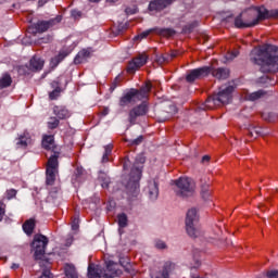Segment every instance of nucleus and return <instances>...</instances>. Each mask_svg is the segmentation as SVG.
Wrapping results in <instances>:
<instances>
[{
	"label": "nucleus",
	"mask_w": 278,
	"mask_h": 278,
	"mask_svg": "<svg viewBox=\"0 0 278 278\" xmlns=\"http://www.w3.org/2000/svg\"><path fill=\"white\" fill-rule=\"evenodd\" d=\"M151 81H148L140 89H130L119 99V108H127V105H135L128 111V123L129 125H136L139 118L149 114V102L144 99H149V92H151ZM140 101H142L140 103ZM136 103H140L136 105Z\"/></svg>",
	"instance_id": "f257e3e1"
},
{
	"label": "nucleus",
	"mask_w": 278,
	"mask_h": 278,
	"mask_svg": "<svg viewBox=\"0 0 278 278\" xmlns=\"http://www.w3.org/2000/svg\"><path fill=\"white\" fill-rule=\"evenodd\" d=\"M253 64L261 66V73H276L278 71V48L265 43L254 48L250 53Z\"/></svg>",
	"instance_id": "f03ea898"
},
{
	"label": "nucleus",
	"mask_w": 278,
	"mask_h": 278,
	"mask_svg": "<svg viewBox=\"0 0 278 278\" xmlns=\"http://www.w3.org/2000/svg\"><path fill=\"white\" fill-rule=\"evenodd\" d=\"M248 27H255L266 18H277L278 11H268L264 7H253L242 12Z\"/></svg>",
	"instance_id": "7ed1b4c3"
},
{
	"label": "nucleus",
	"mask_w": 278,
	"mask_h": 278,
	"mask_svg": "<svg viewBox=\"0 0 278 278\" xmlns=\"http://www.w3.org/2000/svg\"><path fill=\"white\" fill-rule=\"evenodd\" d=\"M47 244H49V238L43 235H35L31 247L35 252V260H39V265L45 266L50 264L48 260H45V253L47 251Z\"/></svg>",
	"instance_id": "20e7f679"
},
{
	"label": "nucleus",
	"mask_w": 278,
	"mask_h": 278,
	"mask_svg": "<svg viewBox=\"0 0 278 278\" xmlns=\"http://www.w3.org/2000/svg\"><path fill=\"white\" fill-rule=\"evenodd\" d=\"M175 186L177 197H181L182 199L192 197V194H194V189L197 188L194 180L189 177H180L179 179L175 180Z\"/></svg>",
	"instance_id": "39448f33"
},
{
	"label": "nucleus",
	"mask_w": 278,
	"mask_h": 278,
	"mask_svg": "<svg viewBox=\"0 0 278 278\" xmlns=\"http://www.w3.org/2000/svg\"><path fill=\"white\" fill-rule=\"evenodd\" d=\"M144 162H147L144 156L139 155L136 157V161L130 168L129 184H134L135 192H136V190H138V188H140V186L138 185V181H140V179H142V164H144Z\"/></svg>",
	"instance_id": "423d86ee"
},
{
	"label": "nucleus",
	"mask_w": 278,
	"mask_h": 278,
	"mask_svg": "<svg viewBox=\"0 0 278 278\" xmlns=\"http://www.w3.org/2000/svg\"><path fill=\"white\" fill-rule=\"evenodd\" d=\"M197 220H199V217L197 216V208H190L187 212V217H186V229L190 238H199L201 233L199 231V228H197L195 226Z\"/></svg>",
	"instance_id": "0eeeda50"
},
{
	"label": "nucleus",
	"mask_w": 278,
	"mask_h": 278,
	"mask_svg": "<svg viewBox=\"0 0 278 278\" xmlns=\"http://www.w3.org/2000/svg\"><path fill=\"white\" fill-rule=\"evenodd\" d=\"M60 163L55 157H49L46 169V184L47 186H53L55 184V175H58V168Z\"/></svg>",
	"instance_id": "6e6552de"
},
{
	"label": "nucleus",
	"mask_w": 278,
	"mask_h": 278,
	"mask_svg": "<svg viewBox=\"0 0 278 278\" xmlns=\"http://www.w3.org/2000/svg\"><path fill=\"white\" fill-rule=\"evenodd\" d=\"M41 146L43 149H46V151L52 152L50 157H55V160H59L60 147L55 146V137L53 135H43Z\"/></svg>",
	"instance_id": "1a4fd4ad"
},
{
	"label": "nucleus",
	"mask_w": 278,
	"mask_h": 278,
	"mask_svg": "<svg viewBox=\"0 0 278 278\" xmlns=\"http://www.w3.org/2000/svg\"><path fill=\"white\" fill-rule=\"evenodd\" d=\"M210 73H212L211 66L199 67V68L190 71L187 74L186 79L189 84H192V83L197 81V79H203V77H207V75H210Z\"/></svg>",
	"instance_id": "9d476101"
},
{
	"label": "nucleus",
	"mask_w": 278,
	"mask_h": 278,
	"mask_svg": "<svg viewBox=\"0 0 278 278\" xmlns=\"http://www.w3.org/2000/svg\"><path fill=\"white\" fill-rule=\"evenodd\" d=\"M233 90H236V87H233L232 85L220 87L218 93L215 94L217 103H219L220 105L229 103V101H231V94Z\"/></svg>",
	"instance_id": "9b49d317"
},
{
	"label": "nucleus",
	"mask_w": 278,
	"mask_h": 278,
	"mask_svg": "<svg viewBox=\"0 0 278 278\" xmlns=\"http://www.w3.org/2000/svg\"><path fill=\"white\" fill-rule=\"evenodd\" d=\"M62 22V16L58 15L55 18L49 20V21H39L37 22L34 27L36 29L37 34H45V31H48L53 27V25H58V23Z\"/></svg>",
	"instance_id": "f8f14e48"
},
{
	"label": "nucleus",
	"mask_w": 278,
	"mask_h": 278,
	"mask_svg": "<svg viewBox=\"0 0 278 278\" xmlns=\"http://www.w3.org/2000/svg\"><path fill=\"white\" fill-rule=\"evenodd\" d=\"M147 64V54H140L137 58L132 59L127 65V73L130 75L134 72L138 71V68H142Z\"/></svg>",
	"instance_id": "ddd939ff"
},
{
	"label": "nucleus",
	"mask_w": 278,
	"mask_h": 278,
	"mask_svg": "<svg viewBox=\"0 0 278 278\" xmlns=\"http://www.w3.org/2000/svg\"><path fill=\"white\" fill-rule=\"evenodd\" d=\"M173 4V0H154L149 4V10L152 14H157V12H162V10H166L168 5Z\"/></svg>",
	"instance_id": "4468645a"
},
{
	"label": "nucleus",
	"mask_w": 278,
	"mask_h": 278,
	"mask_svg": "<svg viewBox=\"0 0 278 278\" xmlns=\"http://www.w3.org/2000/svg\"><path fill=\"white\" fill-rule=\"evenodd\" d=\"M119 275H122V271L118 268V264L109 261L106 263V270L104 271V274H102L103 278H114V277H118Z\"/></svg>",
	"instance_id": "2eb2a0df"
},
{
	"label": "nucleus",
	"mask_w": 278,
	"mask_h": 278,
	"mask_svg": "<svg viewBox=\"0 0 278 278\" xmlns=\"http://www.w3.org/2000/svg\"><path fill=\"white\" fill-rule=\"evenodd\" d=\"M220 106L218 103V99L216 96H211L206 99V101L198 106V110L206 111V110H215V108Z\"/></svg>",
	"instance_id": "dca6fc26"
},
{
	"label": "nucleus",
	"mask_w": 278,
	"mask_h": 278,
	"mask_svg": "<svg viewBox=\"0 0 278 278\" xmlns=\"http://www.w3.org/2000/svg\"><path fill=\"white\" fill-rule=\"evenodd\" d=\"M53 114H55L59 121H66L67 118H71V111H68L66 106L55 105L53 108Z\"/></svg>",
	"instance_id": "f3484780"
},
{
	"label": "nucleus",
	"mask_w": 278,
	"mask_h": 278,
	"mask_svg": "<svg viewBox=\"0 0 278 278\" xmlns=\"http://www.w3.org/2000/svg\"><path fill=\"white\" fill-rule=\"evenodd\" d=\"M154 34L161 36V38H173L177 31L173 28L154 27Z\"/></svg>",
	"instance_id": "a211bd4d"
},
{
	"label": "nucleus",
	"mask_w": 278,
	"mask_h": 278,
	"mask_svg": "<svg viewBox=\"0 0 278 278\" xmlns=\"http://www.w3.org/2000/svg\"><path fill=\"white\" fill-rule=\"evenodd\" d=\"M211 73L213 77L216 79H228L229 78V70L225 67H218L215 70H212L211 67Z\"/></svg>",
	"instance_id": "6ab92c4d"
},
{
	"label": "nucleus",
	"mask_w": 278,
	"mask_h": 278,
	"mask_svg": "<svg viewBox=\"0 0 278 278\" xmlns=\"http://www.w3.org/2000/svg\"><path fill=\"white\" fill-rule=\"evenodd\" d=\"M43 66H45V60L36 55L33 56L29 61L30 71H42Z\"/></svg>",
	"instance_id": "aec40b11"
},
{
	"label": "nucleus",
	"mask_w": 278,
	"mask_h": 278,
	"mask_svg": "<svg viewBox=\"0 0 278 278\" xmlns=\"http://www.w3.org/2000/svg\"><path fill=\"white\" fill-rule=\"evenodd\" d=\"M148 194L152 201H155L160 194V188L155 181H151L148 185Z\"/></svg>",
	"instance_id": "412c9836"
},
{
	"label": "nucleus",
	"mask_w": 278,
	"mask_h": 278,
	"mask_svg": "<svg viewBox=\"0 0 278 278\" xmlns=\"http://www.w3.org/2000/svg\"><path fill=\"white\" fill-rule=\"evenodd\" d=\"M34 229H36V219L30 218L23 224V231L26 236H31Z\"/></svg>",
	"instance_id": "4be33fe9"
},
{
	"label": "nucleus",
	"mask_w": 278,
	"mask_h": 278,
	"mask_svg": "<svg viewBox=\"0 0 278 278\" xmlns=\"http://www.w3.org/2000/svg\"><path fill=\"white\" fill-rule=\"evenodd\" d=\"M51 86H52V88H54V90L49 93V99L51 101H55V99H58V97H60V94L62 92V88H60V83L58 80H53L51 83Z\"/></svg>",
	"instance_id": "5701e85b"
},
{
	"label": "nucleus",
	"mask_w": 278,
	"mask_h": 278,
	"mask_svg": "<svg viewBox=\"0 0 278 278\" xmlns=\"http://www.w3.org/2000/svg\"><path fill=\"white\" fill-rule=\"evenodd\" d=\"M12 86V76L10 74L4 73L0 77V89L3 90V88H10Z\"/></svg>",
	"instance_id": "b1692460"
},
{
	"label": "nucleus",
	"mask_w": 278,
	"mask_h": 278,
	"mask_svg": "<svg viewBox=\"0 0 278 278\" xmlns=\"http://www.w3.org/2000/svg\"><path fill=\"white\" fill-rule=\"evenodd\" d=\"M64 273L67 278H79V275L77 274V269L71 264L65 265Z\"/></svg>",
	"instance_id": "393cba45"
},
{
	"label": "nucleus",
	"mask_w": 278,
	"mask_h": 278,
	"mask_svg": "<svg viewBox=\"0 0 278 278\" xmlns=\"http://www.w3.org/2000/svg\"><path fill=\"white\" fill-rule=\"evenodd\" d=\"M235 27H237L238 29H245L249 27L243 13H241L235 18Z\"/></svg>",
	"instance_id": "a878e982"
},
{
	"label": "nucleus",
	"mask_w": 278,
	"mask_h": 278,
	"mask_svg": "<svg viewBox=\"0 0 278 278\" xmlns=\"http://www.w3.org/2000/svg\"><path fill=\"white\" fill-rule=\"evenodd\" d=\"M86 58H90V51L81 50L80 52H78V54L74 59V63L81 64L84 62V60H86Z\"/></svg>",
	"instance_id": "bb28decb"
},
{
	"label": "nucleus",
	"mask_w": 278,
	"mask_h": 278,
	"mask_svg": "<svg viewBox=\"0 0 278 278\" xmlns=\"http://www.w3.org/2000/svg\"><path fill=\"white\" fill-rule=\"evenodd\" d=\"M67 55L68 53H66V51L59 52L56 56L51 59V66H58V64H60V62H62Z\"/></svg>",
	"instance_id": "cd10ccee"
},
{
	"label": "nucleus",
	"mask_w": 278,
	"mask_h": 278,
	"mask_svg": "<svg viewBox=\"0 0 278 278\" xmlns=\"http://www.w3.org/2000/svg\"><path fill=\"white\" fill-rule=\"evenodd\" d=\"M264 130L262 129V127H252L248 130V136L250 138H258V136H263V132Z\"/></svg>",
	"instance_id": "c85d7f7f"
},
{
	"label": "nucleus",
	"mask_w": 278,
	"mask_h": 278,
	"mask_svg": "<svg viewBox=\"0 0 278 278\" xmlns=\"http://www.w3.org/2000/svg\"><path fill=\"white\" fill-rule=\"evenodd\" d=\"M117 223L122 229H125V227H127V223H128L127 214L122 213V214L117 215Z\"/></svg>",
	"instance_id": "c756f323"
},
{
	"label": "nucleus",
	"mask_w": 278,
	"mask_h": 278,
	"mask_svg": "<svg viewBox=\"0 0 278 278\" xmlns=\"http://www.w3.org/2000/svg\"><path fill=\"white\" fill-rule=\"evenodd\" d=\"M264 94H266V92L264 90H258V91L250 93L248 96V99L250 101H257V99H262V97H264Z\"/></svg>",
	"instance_id": "7c9ffc66"
},
{
	"label": "nucleus",
	"mask_w": 278,
	"mask_h": 278,
	"mask_svg": "<svg viewBox=\"0 0 278 278\" xmlns=\"http://www.w3.org/2000/svg\"><path fill=\"white\" fill-rule=\"evenodd\" d=\"M47 125L48 129H58L60 127V119L58 117H50Z\"/></svg>",
	"instance_id": "2f4dec72"
},
{
	"label": "nucleus",
	"mask_w": 278,
	"mask_h": 278,
	"mask_svg": "<svg viewBox=\"0 0 278 278\" xmlns=\"http://www.w3.org/2000/svg\"><path fill=\"white\" fill-rule=\"evenodd\" d=\"M88 277L89 278H101V274H99V269L94 268L92 264L88 266Z\"/></svg>",
	"instance_id": "473e14b6"
},
{
	"label": "nucleus",
	"mask_w": 278,
	"mask_h": 278,
	"mask_svg": "<svg viewBox=\"0 0 278 278\" xmlns=\"http://www.w3.org/2000/svg\"><path fill=\"white\" fill-rule=\"evenodd\" d=\"M144 140V136H139L135 140H127L129 147H138L139 144H142V141Z\"/></svg>",
	"instance_id": "72a5a7b5"
},
{
	"label": "nucleus",
	"mask_w": 278,
	"mask_h": 278,
	"mask_svg": "<svg viewBox=\"0 0 278 278\" xmlns=\"http://www.w3.org/2000/svg\"><path fill=\"white\" fill-rule=\"evenodd\" d=\"M150 34H155L154 28H151L149 30H146V31L139 34L137 37H135V40H142V39L147 38L148 36H150Z\"/></svg>",
	"instance_id": "f704fd0d"
},
{
	"label": "nucleus",
	"mask_w": 278,
	"mask_h": 278,
	"mask_svg": "<svg viewBox=\"0 0 278 278\" xmlns=\"http://www.w3.org/2000/svg\"><path fill=\"white\" fill-rule=\"evenodd\" d=\"M99 180L102 182V188H110V178L105 174L100 175Z\"/></svg>",
	"instance_id": "c9c22d12"
},
{
	"label": "nucleus",
	"mask_w": 278,
	"mask_h": 278,
	"mask_svg": "<svg viewBox=\"0 0 278 278\" xmlns=\"http://www.w3.org/2000/svg\"><path fill=\"white\" fill-rule=\"evenodd\" d=\"M27 144H29V139L25 136H22L18 138L17 147H22L23 149L27 148Z\"/></svg>",
	"instance_id": "e433bc0d"
},
{
	"label": "nucleus",
	"mask_w": 278,
	"mask_h": 278,
	"mask_svg": "<svg viewBox=\"0 0 278 278\" xmlns=\"http://www.w3.org/2000/svg\"><path fill=\"white\" fill-rule=\"evenodd\" d=\"M124 170H129L131 168V161L129 160V156H126L122 161Z\"/></svg>",
	"instance_id": "4c0bfd02"
},
{
	"label": "nucleus",
	"mask_w": 278,
	"mask_h": 278,
	"mask_svg": "<svg viewBox=\"0 0 278 278\" xmlns=\"http://www.w3.org/2000/svg\"><path fill=\"white\" fill-rule=\"evenodd\" d=\"M262 118L264 121H267L268 123H273V119L275 118V115L273 113H263Z\"/></svg>",
	"instance_id": "58836bf2"
},
{
	"label": "nucleus",
	"mask_w": 278,
	"mask_h": 278,
	"mask_svg": "<svg viewBox=\"0 0 278 278\" xmlns=\"http://www.w3.org/2000/svg\"><path fill=\"white\" fill-rule=\"evenodd\" d=\"M212 191H210L208 187L202 189V199H210Z\"/></svg>",
	"instance_id": "ea45409f"
},
{
	"label": "nucleus",
	"mask_w": 278,
	"mask_h": 278,
	"mask_svg": "<svg viewBox=\"0 0 278 278\" xmlns=\"http://www.w3.org/2000/svg\"><path fill=\"white\" fill-rule=\"evenodd\" d=\"M266 277L267 278H278V270L277 269L268 270L266 273Z\"/></svg>",
	"instance_id": "a19ab883"
},
{
	"label": "nucleus",
	"mask_w": 278,
	"mask_h": 278,
	"mask_svg": "<svg viewBox=\"0 0 278 278\" xmlns=\"http://www.w3.org/2000/svg\"><path fill=\"white\" fill-rule=\"evenodd\" d=\"M194 27H197V22L188 24L187 26H185L184 31L190 34V31H192V29H194Z\"/></svg>",
	"instance_id": "79ce46f5"
},
{
	"label": "nucleus",
	"mask_w": 278,
	"mask_h": 278,
	"mask_svg": "<svg viewBox=\"0 0 278 278\" xmlns=\"http://www.w3.org/2000/svg\"><path fill=\"white\" fill-rule=\"evenodd\" d=\"M121 86V78L116 77L114 81L111 85V91L114 92L116 90V87Z\"/></svg>",
	"instance_id": "37998d69"
},
{
	"label": "nucleus",
	"mask_w": 278,
	"mask_h": 278,
	"mask_svg": "<svg viewBox=\"0 0 278 278\" xmlns=\"http://www.w3.org/2000/svg\"><path fill=\"white\" fill-rule=\"evenodd\" d=\"M39 278H53V274H51V270H49V269H43V271Z\"/></svg>",
	"instance_id": "c03bdc74"
},
{
	"label": "nucleus",
	"mask_w": 278,
	"mask_h": 278,
	"mask_svg": "<svg viewBox=\"0 0 278 278\" xmlns=\"http://www.w3.org/2000/svg\"><path fill=\"white\" fill-rule=\"evenodd\" d=\"M16 197V189H10L7 191V199H14Z\"/></svg>",
	"instance_id": "a18cd8bd"
},
{
	"label": "nucleus",
	"mask_w": 278,
	"mask_h": 278,
	"mask_svg": "<svg viewBox=\"0 0 278 278\" xmlns=\"http://www.w3.org/2000/svg\"><path fill=\"white\" fill-rule=\"evenodd\" d=\"M4 215H5V204L0 203V220L3 219Z\"/></svg>",
	"instance_id": "49530a36"
},
{
	"label": "nucleus",
	"mask_w": 278,
	"mask_h": 278,
	"mask_svg": "<svg viewBox=\"0 0 278 278\" xmlns=\"http://www.w3.org/2000/svg\"><path fill=\"white\" fill-rule=\"evenodd\" d=\"M108 114H110V109L104 106L102 109H100V116H108Z\"/></svg>",
	"instance_id": "de8ad7c7"
},
{
	"label": "nucleus",
	"mask_w": 278,
	"mask_h": 278,
	"mask_svg": "<svg viewBox=\"0 0 278 278\" xmlns=\"http://www.w3.org/2000/svg\"><path fill=\"white\" fill-rule=\"evenodd\" d=\"M156 62H157V64H164V63L168 62V59L164 55H161L156 59Z\"/></svg>",
	"instance_id": "09e8293b"
},
{
	"label": "nucleus",
	"mask_w": 278,
	"mask_h": 278,
	"mask_svg": "<svg viewBox=\"0 0 278 278\" xmlns=\"http://www.w3.org/2000/svg\"><path fill=\"white\" fill-rule=\"evenodd\" d=\"M112 149H113V146L112 144H108L104 147V153L106 155H111L112 154Z\"/></svg>",
	"instance_id": "8fccbe9b"
},
{
	"label": "nucleus",
	"mask_w": 278,
	"mask_h": 278,
	"mask_svg": "<svg viewBox=\"0 0 278 278\" xmlns=\"http://www.w3.org/2000/svg\"><path fill=\"white\" fill-rule=\"evenodd\" d=\"M72 16H73V18H80L81 17V12L77 11V10H74V11H72Z\"/></svg>",
	"instance_id": "3c124183"
},
{
	"label": "nucleus",
	"mask_w": 278,
	"mask_h": 278,
	"mask_svg": "<svg viewBox=\"0 0 278 278\" xmlns=\"http://www.w3.org/2000/svg\"><path fill=\"white\" fill-rule=\"evenodd\" d=\"M270 81V77L268 76H263L260 78V84H268Z\"/></svg>",
	"instance_id": "603ef678"
},
{
	"label": "nucleus",
	"mask_w": 278,
	"mask_h": 278,
	"mask_svg": "<svg viewBox=\"0 0 278 278\" xmlns=\"http://www.w3.org/2000/svg\"><path fill=\"white\" fill-rule=\"evenodd\" d=\"M155 247L156 249H164L166 247V243H164V241H157Z\"/></svg>",
	"instance_id": "864d4df0"
},
{
	"label": "nucleus",
	"mask_w": 278,
	"mask_h": 278,
	"mask_svg": "<svg viewBox=\"0 0 278 278\" xmlns=\"http://www.w3.org/2000/svg\"><path fill=\"white\" fill-rule=\"evenodd\" d=\"M46 3H49V0H39L38 1V7L42 8Z\"/></svg>",
	"instance_id": "5fc2aeb1"
},
{
	"label": "nucleus",
	"mask_w": 278,
	"mask_h": 278,
	"mask_svg": "<svg viewBox=\"0 0 278 278\" xmlns=\"http://www.w3.org/2000/svg\"><path fill=\"white\" fill-rule=\"evenodd\" d=\"M210 160H211V157H210V155H204L203 157H202V164H205V163H207V162H210Z\"/></svg>",
	"instance_id": "6e6d98bb"
},
{
	"label": "nucleus",
	"mask_w": 278,
	"mask_h": 278,
	"mask_svg": "<svg viewBox=\"0 0 278 278\" xmlns=\"http://www.w3.org/2000/svg\"><path fill=\"white\" fill-rule=\"evenodd\" d=\"M102 162H110V154H103V156H102Z\"/></svg>",
	"instance_id": "4d7b16f0"
},
{
	"label": "nucleus",
	"mask_w": 278,
	"mask_h": 278,
	"mask_svg": "<svg viewBox=\"0 0 278 278\" xmlns=\"http://www.w3.org/2000/svg\"><path fill=\"white\" fill-rule=\"evenodd\" d=\"M84 174V168H77L76 169V175L79 177V175H83Z\"/></svg>",
	"instance_id": "13d9d810"
},
{
	"label": "nucleus",
	"mask_w": 278,
	"mask_h": 278,
	"mask_svg": "<svg viewBox=\"0 0 278 278\" xmlns=\"http://www.w3.org/2000/svg\"><path fill=\"white\" fill-rule=\"evenodd\" d=\"M232 56H230V60H233V58H238V51H235L231 53Z\"/></svg>",
	"instance_id": "bf43d9fd"
},
{
	"label": "nucleus",
	"mask_w": 278,
	"mask_h": 278,
	"mask_svg": "<svg viewBox=\"0 0 278 278\" xmlns=\"http://www.w3.org/2000/svg\"><path fill=\"white\" fill-rule=\"evenodd\" d=\"M109 3H116L118 0H106Z\"/></svg>",
	"instance_id": "052dcab7"
},
{
	"label": "nucleus",
	"mask_w": 278,
	"mask_h": 278,
	"mask_svg": "<svg viewBox=\"0 0 278 278\" xmlns=\"http://www.w3.org/2000/svg\"><path fill=\"white\" fill-rule=\"evenodd\" d=\"M91 3H99L101 0H89Z\"/></svg>",
	"instance_id": "680f3d73"
},
{
	"label": "nucleus",
	"mask_w": 278,
	"mask_h": 278,
	"mask_svg": "<svg viewBox=\"0 0 278 278\" xmlns=\"http://www.w3.org/2000/svg\"><path fill=\"white\" fill-rule=\"evenodd\" d=\"M172 58H177V52H172Z\"/></svg>",
	"instance_id": "e2e57ef3"
},
{
	"label": "nucleus",
	"mask_w": 278,
	"mask_h": 278,
	"mask_svg": "<svg viewBox=\"0 0 278 278\" xmlns=\"http://www.w3.org/2000/svg\"><path fill=\"white\" fill-rule=\"evenodd\" d=\"M72 229H77V225L74 224V225L72 226Z\"/></svg>",
	"instance_id": "0e129e2a"
},
{
	"label": "nucleus",
	"mask_w": 278,
	"mask_h": 278,
	"mask_svg": "<svg viewBox=\"0 0 278 278\" xmlns=\"http://www.w3.org/2000/svg\"><path fill=\"white\" fill-rule=\"evenodd\" d=\"M26 1H36V0H26Z\"/></svg>",
	"instance_id": "69168bd1"
}]
</instances>
